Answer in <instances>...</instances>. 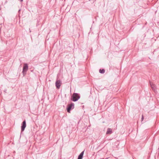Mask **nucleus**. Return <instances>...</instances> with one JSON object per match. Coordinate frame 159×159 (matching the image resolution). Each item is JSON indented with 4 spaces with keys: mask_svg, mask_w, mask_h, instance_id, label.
<instances>
[{
    "mask_svg": "<svg viewBox=\"0 0 159 159\" xmlns=\"http://www.w3.org/2000/svg\"><path fill=\"white\" fill-rule=\"evenodd\" d=\"M80 96L77 93H74L71 97V100L74 102L77 101L80 98Z\"/></svg>",
    "mask_w": 159,
    "mask_h": 159,
    "instance_id": "f257e3e1",
    "label": "nucleus"
},
{
    "mask_svg": "<svg viewBox=\"0 0 159 159\" xmlns=\"http://www.w3.org/2000/svg\"><path fill=\"white\" fill-rule=\"evenodd\" d=\"M28 69V66L27 64L25 63L23 67L22 73L24 76H25L26 73V72Z\"/></svg>",
    "mask_w": 159,
    "mask_h": 159,
    "instance_id": "f03ea898",
    "label": "nucleus"
},
{
    "mask_svg": "<svg viewBox=\"0 0 159 159\" xmlns=\"http://www.w3.org/2000/svg\"><path fill=\"white\" fill-rule=\"evenodd\" d=\"M74 103H71L70 104L68 105L67 108V110L68 112L70 113L71 110L74 109Z\"/></svg>",
    "mask_w": 159,
    "mask_h": 159,
    "instance_id": "7ed1b4c3",
    "label": "nucleus"
},
{
    "mask_svg": "<svg viewBox=\"0 0 159 159\" xmlns=\"http://www.w3.org/2000/svg\"><path fill=\"white\" fill-rule=\"evenodd\" d=\"M61 84L62 83L60 80H57L55 83L56 88L57 89H59Z\"/></svg>",
    "mask_w": 159,
    "mask_h": 159,
    "instance_id": "20e7f679",
    "label": "nucleus"
},
{
    "mask_svg": "<svg viewBox=\"0 0 159 159\" xmlns=\"http://www.w3.org/2000/svg\"><path fill=\"white\" fill-rule=\"evenodd\" d=\"M26 127V123L25 120H24L21 126V130L22 132L24 131Z\"/></svg>",
    "mask_w": 159,
    "mask_h": 159,
    "instance_id": "39448f33",
    "label": "nucleus"
},
{
    "mask_svg": "<svg viewBox=\"0 0 159 159\" xmlns=\"http://www.w3.org/2000/svg\"><path fill=\"white\" fill-rule=\"evenodd\" d=\"M150 84L152 90L155 91L156 89V85L152 82H150Z\"/></svg>",
    "mask_w": 159,
    "mask_h": 159,
    "instance_id": "423d86ee",
    "label": "nucleus"
},
{
    "mask_svg": "<svg viewBox=\"0 0 159 159\" xmlns=\"http://www.w3.org/2000/svg\"><path fill=\"white\" fill-rule=\"evenodd\" d=\"M84 151L82 152L79 155L78 157V159H82L83 157V155L84 154Z\"/></svg>",
    "mask_w": 159,
    "mask_h": 159,
    "instance_id": "0eeeda50",
    "label": "nucleus"
},
{
    "mask_svg": "<svg viewBox=\"0 0 159 159\" xmlns=\"http://www.w3.org/2000/svg\"><path fill=\"white\" fill-rule=\"evenodd\" d=\"M112 132V130L111 129L108 128L106 132V134H111Z\"/></svg>",
    "mask_w": 159,
    "mask_h": 159,
    "instance_id": "6e6552de",
    "label": "nucleus"
},
{
    "mask_svg": "<svg viewBox=\"0 0 159 159\" xmlns=\"http://www.w3.org/2000/svg\"><path fill=\"white\" fill-rule=\"evenodd\" d=\"M99 72L100 73L103 74L105 72V70L104 69H100L99 70Z\"/></svg>",
    "mask_w": 159,
    "mask_h": 159,
    "instance_id": "1a4fd4ad",
    "label": "nucleus"
},
{
    "mask_svg": "<svg viewBox=\"0 0 159 159\" xmlns=\"http://www.w3.org/2000/svg\"><path fill=\"white\" fill-rule=\"evenodd\" d=\"M143 119H144L143 116V115H142V118H141L142 121L143 120Z\"/></svg>",
    "mask_w": 159,
    "mask_h": 159,
    "instance_id": "9d476101",
    "label": "nucleus"
},
{
    "mask_svg": "<svg viewBox=\"0 0 159 159\" xmlns=\"http://www.w3.org/2000/svg\"><path fill=\"white\" fill-rule=\"evenodd\" d=\"M21 2H22L23 1V0H20Z\"/></svg>",
    "mask_w": 159,
    "mask_h": 159,
    "instance_id": "9b49d317",
    "label": "nucleus"
}]
</instances>
